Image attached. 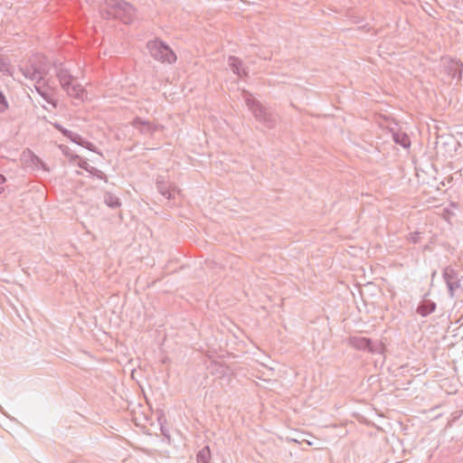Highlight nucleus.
I'll return each mask as SVG.
<instances>
[{
	"mask_svg": "<svg viewBox=\"0 0 463 463\" xmlns=\"http://www.w3.org/2000/svg\"><path fill=\"white\" fill-rule=\"evenodd\" d=\"M146 46L152 57L162 63L173 64L177 60L175 52L160 39L149 41Z\"/></svg>",
	"mask_w": 463,
	"mask_h": 463,
	"instance_id": "1",
	"label": "nucleus"
},
{
	"mask_svg": "<svg viewBox=\"0 0 463 463\" xmlns=\"http://www.w3.org/2000/svg\"><path fill=\"white\" fill-rule=\"evenodd\" d=\"M61 82L68 95L78 99H83L86 96L84 88L76 80L67 78L61 79Z\"/></svg>",
	"mask_w": 463,
	"mask_h": 463,
	"instance_id": "2",
	"label": "nucleus"
},
{
	"mask_svg": "<svg viewBox=\"0 0 463 463\" xmlns=\"http://www.w3.org/2000/svg\"><path fill=\"white\" fill-rule=\"evenodd\" d=\"M123 10H128V11L133 13V9L131 6L126 5L124 6L119 7L115 14L117 16L123 19L125 22H128L131 19V16H129L128 18L123 17L121 14V11H123Z\"/></svg>",
	"mask_w": 463,
	"mask_h": 463,
	"instance_id": "3",
	"label": "nucleus"
},
{
	"mask_svg": "<svg viewBox=\"0 0 463 463\" xmlns=\"http://www.w3.org/2000/svg\"><path fill=\"white\" fill-rule=\"evenodd\" d=\"M8 107L7 101L4 94L0 91V112L5 110Z\"/></svg>",
	"mask_w": 463,
	"mask_h": 463,
	"instance_id": "4",
	"label": "nucleus"
},
{
	"mask_svg": "<svg viewBox=\"0 0 463 463\" xmlns=\"http://www.w3.org/2000/svg\"><path fill=\"white\" fill-rule=\"evenodd\" d=\"M5 178L3 175H0V182H5Z\"/></svg>",
	"mask_w": 463,
	"mask_h": 463,
	"instance_id": "5",
	"label": "nucleus"
},
{
	"mask_svg": "<svg viewBox=\"0 0 463 463\" xmlns=\"http://www.w3.org/2000/svg\"><path fill=\"white\" fill-rule=\"evenodd\" d=\"M451 142H452V144H454L456 146L454 139H451Z\"/></svg>",
	"mask_w": 463,
	"mask_h": 463,
	"instance_id": "6",
	"label": "nucleus"
},
{
	"mask_svg": "<svg viewBox=\"0 0 463 463\" xmlns=\"http://www.w3.org/2000/svg\"><path fill=\"white\" fill-rule=\"evenodd\" d=\"M451 142H452V144H454L456 146L454 139H451Z\"/></svg>",
	"mask_w": 463,
	"mask_h": 463,
	"instance_id": "7",
	"label": "nucleus"
}]
</instances>
